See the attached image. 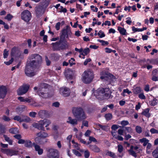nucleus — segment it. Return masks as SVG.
<instances>
[{
	"mask_svg": "<svg viewBox=\"0 0 158 158\" xmlns=\"http://www.w3.org/2000/svg\"><path fill=\"white\" fill-rule=\"evenodd\" d=\"M29 62L28 64L35 68L39 69L42 63V57L38 54L31 55L29 57Z\"/></svg>",
	"mask_w": 158,
	"mask_h": 158,
	"instance_id": "f257e3e1",
	"label": "nucleus"
},
{
	"mask_svg": "<svg viewBox=\"0 0 158 158\" xmlns=\"http://www.w3.org/2000/svg\"><path fill=\"white\" fill-rule=\"evenodd\" d=\"M72 112L74 117L77 119L78 121L84 120L86 118L85 113L81 107H73Z\"/></svg>",
	"mask_w": 158,
	"mask_h": 158,
	"instance_id": "f03ea898",
	"label": "nucleus"
},
{
	"mask_svg": "<svg viewBox=\"0 0 158 158\" xmlns=\"http://www.w3.org/2000/svg\"><path fill=\"white\" fill-rule=\"evenodd\" d=\"M93 71L89 69L85 71L82 75L81 80L85 84H89L92 82L94 78Z\"/></svg>",
	"mask_w": 158,
	"mask_h": 158,
	"instance_id": "7ed1b4c3",
	"label": "nucleus"
},
{
	"mask_svg": "<svg viewBox=\"0 0 158 158\" xmlns=\"http://www.w3.org/2000/svg\"><path fill=\"white\" fill-rule=\"evenodd\" d=\"M54 50H60L65 49L68 47L67 42L60 38V40L51 44Z\"/></svg>",
	"mask_w": 158,
	"mask_h": 158,
	"instance_id": "20e7f679",
	"label": "nucleus"
},
{
	"mask_svg": "<svg viewBox=\"0 0 158 158\" xmlns=\"http://www.w3.org/2000/svg\"><path fill=\"white\" fill-rule=\"evenodd\" d=\"M35 68L33 67L28 64H27L24 69L25 74L29 77H31L36 74V73L34 70Z\"/></svg>",
	"mask_w": 158,
	"mask_h": 158,
	"instance_id": "39448f33",
	"label": "nucleus"
},
{
	"mask_svg": "<svg viewBox=\"0 0 158 158\" xmlns=\"http://www.w3.org/2000/svg\"><path fill=\"white\" fill-rule=\"evenodd\" d=\"M98 96H105L104 98H101L103 99L109 98H112V96L111 95V91L109 88H106L105 89L102 88L100 91H98Z\"/></svg>",
	"mask_w": 158,
	"mask_h": 158,
	"instance_id": "423d86ee",
	"label": "nucleus"
},
{
	"mask_svg": "<svg viewBox=\"0 0 158 158\" xmlns=\"http://www.w3.org/2000/svg\"><path fill=\"white\" fill-rule=\"evenodd\" d=\"M47 156L48 158H59V152L56 149L50 148L47 150Z\"/></svg>",
	"mask_w": 158,
	"mask_h": 158,
	"instance_id": "0eeeda50",
	"label": "nucleus"
},
{
	"mask_svg": "<svg viewBox=\"0 0 158 158\" xmlns=\"http://www.w3.org/2000/svg\"><path fill=\"white\" fill-rule=\"evenodd\" d=\"M71 33L70 27L69 26H67L66 28L63 29L61 32L60 38L64 41L65 37L68 38L69 35Z\"/></svg>",
	"mask_w": 158,
	"mask_h": 158,
	"instance_id": "6e6552de",
	"label": "nucleus"
},
{
	"mask_svg": "<svg viewBox=\"0 0 158 158\" xmlns=\"http://www.w3.org/2000/svg\"><path fill=\"white\" fill-rule=\"evenodd\" d=\"M21 19L26 22H28L31 19V14L27 10H24L21 15Z\"/></svg>",
	"mask_w": 158,
	"mask_h": 158,
	"instance_id": "1a4fd4ad",
	"label": "nucleus"
},
{
	"mask_svg": "<svg viewBox=\"0 0 158 158\" xmlns=\"http://www.w3.org/2000/svg\"><path fill=\"white\" fill-rule=\"evenodd\" d=\"M60 93L63 96L67 97L69 96L70 90L69 88L63 87L60 89Z\"/></svg>",
	"mask_w": 158,
	"mask_h": 158,
	"instance_id": "9d476101",
	"label": "nucleus"
},
{
	"mask_svg": "<svg viewBox=\"0 0 158 158\" xmlns=\"http://www.w3.org/2000/svg\"><path fill=\"white\" fill-rule=\"evenodd\" d=\"M29 89V86L28 85H24L22 86L17 91L18 94L19 95H21L25 94Z\"/></svg>",
	"mask_w": 158,
	"mask_h": 158,
	"instance_id": "9b49d317",
	"label": "nucleus"
},
{
	"mask_svg": "<svg viewBox=\"0 0 158 158\" xmlns=\"http://www.w3.org/2000/svg\"><path fill=\"white\" fill-rule=\"evenodd\" d=\"M1 150L4 153L10 156L16 155L18 153V151L13 149H2Z\"/></svg>",
	"mask_w": 158,
	"mask_h": 158,
	"instance_id": "f8f14e48",
	"label": "nucleus"
},
{
	"mask_svg": "<svg viewBox=\"0 0 158 158\" xmlns=\"http://www.w3.org/2000/svg\"><path fill=\"white\" fill-rule=\"evenodd\" d=\"M44 8L40 5L36 7L35 12L37 16L40 17L44 13Z\"/></svg>",
	"mask_w": 158,
	"mask_h": 158,
	"instance_id": "ddd939ff",
	"label": "nucleus"
},
{
	"mask_svg": "<svg viewBox=\"0 0 158 158\" xmlns=\"http://www.w3.org/2000/svg\"><path fill=\"white\" fill-rule=\"evenodd\" d=\"M21 54L20 51L16 48H12L11 52V55L12 56L16 57H19Z\"/></svg>",
	"mask_w": 158,
	"mask_h": 158,
	"instance_id": "4468645a",
	"label": "nucleus"
},
{
	"mask_svg": "<svg viewBox=\"0 0 158 158\" xmlns=\"http://www.w3.org/2000/svg\"><path fill=\"white\" fill-rule=\"evenodd\" d=\"M7 93V89L6 86H2L0 87V98H3Z\"/></svg>",
	"mask_w": 158,
	"mask_h": 158,
	"instance_id": "2eb2a0df",
	"label": "nucleus"
},
{
	"mask_svg": "<svg viewBox=\"0 0 158 158\" xmlns=\"http://www.w3.org/2000/svg\"><path fill=\"white\" fill-rule=\"evenodd\" d=\"M78 121V120L76 118H73L71 117H69L68 118V120L67 121V122L73 126H75L77 124Z\"/></svg>",
	"mask_w": 158,
	"mask_h": 158,
	"instance_id": "dca6fc26",
	"label": "nucleus"
},
{
	"mask_svg": "<svg viewBox=\"0 0 158 158\" xmlns=\"http://www.w3.org/2000/svg\"><path fill=\"white\" fill-rule=\"evenodd\" d=\"M33 126L39 130L43 131L45 130V128L43 126L42 121H40L39 123H34L32 124Z\"/></svg>",
	"mask_w": 158,
	"mask_h": 158,
	"instance_id": "f3484780",
	"label": "nucleus"
},
{
	"mask_svg": "<svg viewBox=\"0 0 158 158\" xmlns=\"http://www.w3.org/2000/svg\"><path fill=\"white\" fill-rule=\"evenodd\" d=\"M40 88H39L38 89V94L42 97L44 98H47L52 96V94H50L48 93L44 92H40Z\"/></svg>",
	"mask_w": 158,
	"mask_h": 158,
	"instance_id": "a211bd4d",
	"label": "nucleus"
},
{
	"mask_svg": "<svg viewBox=\"0 0 158 158\" xmlns=\"http://www.w3.org/2000/svg\"><path fill=\"white\" fill-rule=\"evenodd\" d=\"M51 0H42L40 3V5L44 8V9L47 8L50 3Z\"/></svg>",
	"mask_w": 158,
	"mask_h": 158,
	"instance_id": "6ab92c4d",
	"label": "nucleus"
},
{
	"mask_svg": "<svg viewBox=\"0 0 158 158\" xmlns=\"http://www.w3.org/2000/svg\"><path fill=\"white\" fill-rule=\"evenodd\" d=\"M89 147L92 151L98 153L100 151V148L96 145H90Z\"/></svg>",
	"mask_w": 158,
	"mask_h": 158,
	"instance_id": "aec40b11",
	"label": "nucleus"
},
{
	"mask_svg": "<svg viewBox=\"0 0 158 158\" xmlns=\"http://www.w3.org/2000/svg\"><path fill=\"white\" fill-rule=\"evenodd\" d=\"M37 136L42 138H45L48 136V134L45 132L40 131L36 134Z\"/></svg>",
	"mask_w": 158,
	"mask_h": 158,
	"instance_id": "412c9836",
	"label": "nucleus"
},
{
	"mask_svg": "<svg viewBox=\"0 0 158 158\" xmlns=\"http://www.w3.org/2000/svg\"><path fill=\"white\" fill-rule=\"evenodd\" d=\"M21 122H25L28 123L30 122L31 120L30 118L27 116L21 115Z\"/></svg>",
	"mask_w": 158,
	"mask_h": 158,
	"instance_id": "4be33fe9",
	"label": "nucleus"
},
{
	"mask_svg": "<svg viewBox=\"0 0 158 158\" xmlns=\"http://www.w3.org/2000/svg\"><path fill=\"white\" fill-rule=\"evenodd\" d=\"M47 113L46 110H40L38 113L39 116L41 118H43L45 117L47 115Z\"/></svg>",
	"mask_w": 158,
	"mask_h": 158,
	"instance_id": "5701e85b",
	"label": "nucleus"
},
{
	"mask_svg": "<svg viewBox=\"0 0 158 158\" xmlns=\"http://www.w3.org/2000/svg\"><path fill=\"white\" fill-rule=\"evenodd\" d=\"M72 73V72L68 70L66 72L65 75L67 79H72L73 78V76Z\"/></svg>",
	"mask_w": 158,
	"mask_h": 158,
	"instance_id": "b1692460",
	"label": "nucleus"
},
{
	"mask_svg": "<svg viewBox=\"0 0 158 158\" xmlns=\"http://www.w3.org/2000/svg\"><path fill=\"white\" fill-rule=\"evenodd\" d=\"M150 109L149 108H147L145 109L142 113V114L145 116L146 117L149 118L150 116V114L149 113V111Z\"/></svg>",
	"mask_w": 158,
	"mask_h": 158,
	"instance_id": "393cba45",
	"label": "nucleus"
},
{
	"mask_svg": "<svg viewBox=\"0 0 158 158\" xmlns=\"http://www.w3.org/2000/svg\"><path fill=\"white\" fill-rule=\"evenodd\" d=\"M42 125L44 127L45 125V127H47L49 124L51 123V121L47 119H44L42 121Z\"/></svg>",
	"mask_w": 158,
	"mask_h": 158,
	"instance_id": "a878e982",
	"label": "nucleus"
},
{
	"mask_svg": "<svg viewBox=\"0 0 158 158\" xmlns=\"http://www.w3.org/2000/svg\"><path fill=\"white\" fill-rule=\"evenodd\" d=\"M139 141L140 143H143V146L144 147L146 146L148 143H148L149 140L145 138L140 139Z\"/></svg>",
	"mask_w": 158,
	"mask_h": 158,
	"instance_id": "bb28decb",
	"label": "nucleus"
},
{
	"mask_svg": "<svg viewBox=\"0 0 158 158\" xmlns=\"http://www.w3.org/2000/svg\"><path fill=\"white\" fill-rule=\"evenodd\" d=\"M33 144L31 141L29 140H26L24 143L25 147L28 148H31L33 146Z\"/></svg>",
	"mask_w": 158,
	"mask_h": 158,
	"instance_id": "cd10ccee",
	"label": "nucleus"
},
{
	"mask_svg": "<svg viewBox=\"0 0 158 158\" xmlns=\"http://www.w3.org/2000/svg\"><path fill=\"white\" fill-rule=\"evenodd\" d=\"M118 30L121 34L123 35H126V30L124 28H122L121 27H118Z\"/></svg>",
	"mask_w": 158,
	"mask_h": 158,
	"instance_id": "c85d7f7f",
	"label": "nucleus"
},
{
	"mask_svg": "<svg viewBox=\"0 0 158 158\" xmlns=\"http://www.w3.org/2000/svg\"><path fill=\"white\" fill-rule=\"evenodd\" d=\"M9 132L12 134H16L19 133V131L16 127L11 128L9 130Z\"/></svg>",
	"mask_w": 158,
	"mask_h": 158,
	"instance_id": "c756f323",
	"label": "nucleus"
},
{
	"mask_svg": "<svg viewBox=\"0 0 158 158\" xmlns=\"http://www.w3.org/2000/svg\"><path fill=\"white\" fill-rule=\"evenodd\" d=\"M104 117L106 120L109 121L112 118L113 116L111 114L109 113L105 114Z\"/></svg>",
	"mask_w": 158,
	"mask_h": 158,
	"instance_id": "7c9ffc66",
	"label": "nucleus"
},
{
	"mask_svg": "<svg viewBox=\"0 0 158 158\" xmlns=\"http://www.w3.org/2000/svg\"><path fill=\"white\" fill-rule=\"evenodd\" d=\"M18 99L21 102H30L31 101L30 99L27 98H24L23 97H19L18 98Z\"/></svg>",
	"mask_w": 158,
	"mask_h": 158,
	"instance_id": "2f4dec72",
	"label": "nucleus"
},
{
	"mask_svg": "<svg viewBox=\"0 0 158 158\" xmlns=\"http://www.w3.org/2000/svg\"><path fill=\"white\" fill-rule=\"evenodd\" d=\"M141 89L140 87H136L134 90V93L135 94H138L140 93L141 92Z\"/></svg>",
	"mask_w": 158,
	"mask_h": 158,
	"instance_id": "473e14b6",
	"label": "nucleus"
},
{
	"mask_svg": "<svg viewBox=\"0 0 158 158\" xmlns=\"http://www.w3.org/2000/svg\"><path fill=\"white\" fill-rule=\"evenodd\" d=\"M3 137L5 138V139L6 141L8 142L10 144H12V141L10 139L9 137H7L6 135H4Z\"/></svg>",
	"mask_w": 158,
	"mask_h": 158,
	"instance_id": "72a5a7b5",
	"label": "nucleus"
},
{
	"mask_svg": "<svg viewBox=\"0 0 158 158\" xmlns=\"http://www.w3.org/2000/svg\"><path fill=\"white\" fill-rule=\"evenodd\" d=\"M97 125L102 130L104 131H106L108 129V126L102 125L99 124H97Z\"/></svg>",
	"mask_w": 158,
	"mask_h": 158,
	"instance_id": "f704fd0d",
	"label": "nucleus"
},
{
	"mask_svg": "<svg viewBox=\"0 0 158 158\" xmlns=\"http://www.w3.org/2000/svg\"><path fill=\"white\" fill-rule=\"evenodd\" d=\"M157 103V100L156 98H154L150 102V104L152 106L156 105Z\"/></svg>",
	"mask_w": 158,
	"mask_h": 158,
	"instance_id": "c9c22d12",
	"label": "nucleus"
},
{
	"mask_svg": "<svg viewBox=\"0 0 158 158\" xmlns=\"http://www.w3.org/2000/svg\"><path fill=\"white\" fill-rule=\"evenodd\" d=\"M135 130L136 132L139 134L141 133L142 131L141 127L139 126H136L135 127Z\"/></svg>",
	"mask_w": 158,
	"mask_h": 158,
	"instance_id": "e433bc0d",
	"label": "nucleus"
},
{
	"mask_svg": "<svg viewBox=\"0 0 158 158\" xmlns=\"http://www.w3.org/2000/svg\"><path fill=\"white\" fill-rule=\"evenodd\" d=\"M2 119L6 122H9L10 119V118L5 115H3L2 117Z\"/></svg>",
	"mask_w": 158,
	"mask_h": 158,
	"instance_id": "4c0bfd02",
	"label": "nucleus"
},
{
	"mask_svg": "<svg viewBox=\"0 0 158 158\" xmlns=\"http://www.w3.org/2000/svg\"><path fill=\"white\" fill-rule=\"evenodd\" d=\"M15 120H16L19 123H21V115H16L13 118Z\"/></svg>",
	"mask_w": 158,
	"mask_h": 158,
	"instance_id": "58836bf2",
	"label": "nucleus"
},
{
	"mask_svg": "<svg viewBox=\"0 0 158 158\" xmlns=\"http://www.w3.org/2000/svg\"><path fill=\"white\" fill-rule=\"evenodd\" d=\"M98 35L99 36L100 38H102L105 36V35L104 32L100 30L98 33Z\"/></svg>",
	"mask_w": 158,
	"mask_h": 158,
	"instance_id": "ea45409f",
	"label": "nucleus"
},
{
	"mask_svg": "<svg viewBox=\"0 0 158 158\" xmlns=\"http://www.w3.org/2000/svg\"><path fill=\"white\" fill-rule=\"evenodd\" d=\"M106 155L113 158H115L116 156L114 153L110 151H108L106 153Z\"/></svg>",
	"mask_w": 158,
	"mask_h": 158,
	"instance_id": "a19ab883",
	"label": "nucleus"
},
{
	"mask_svg": "<svg viewBox=\"0 0 158 158\" xmlns=\"http://www.w3.org/2000/svg\"><path fill=\"white\" fill-rule=\"evenodd\" d=\"M73 152L74 154L76 156H81V154L78 151L75 149H73Z\"/></svg>",
	"mask_w": 158,
	"mask_h": 158,
	"instance_id": "79ce46f5",
	"label": "nucleus"
},
{
	"mask_svg": "<svg viewBox=\"0 0 158 158\" xmlns=\"http://www.w3.org/2000/svg\"><path fill=\"white\" fill-rule=\"evenodd\" d=\"M129 153L133 156L136 157L137 156L136 153L133 150H130L128 151Z\"/></svg>",
	"mask_w": 158,
	"mask_h": 158,
	"instance_id": "37998d69",
	"label": "nucleus"
},
{
	"mask_svg": "<svg viewBox=\"0 0 158 158\" xmlns=\"http://www.w3.org/2000/svg\"><path fill=\"white\" fill-rule=\"evenodd\" d=\"M8 51H7L6 49H4L3 54L4 58H6L8 56Z\"/></svg>",
	"mask_w": 158,
	"mask_h": 158,
	"instance_id": "c03bdc74",
	"label": "nucleus"
},
{
	"mask_svg": "<svg viewBox=\"0 0 158 158\" xmlns=\"http://www.w3.org/2000/svg\"><path fill=\"white\" fill-rule=\"evenodd\" d=\"M118 151L119 153H121L122 152L123 150V147L122 145L121 144H119L118 145Z\"/></svg>",
	"mask_w": 158,
	"mask_h": 158,
	"instance_id": "a18cd8bd",
	"label": "nucleus"
},
{
	"mask_svg": "<svg viewBox=\"0 0 158 158\" xmlns=\"http://www.w3.org/2000/svg\"><path fill=\"white\" fill-rule=\"evenodd\" d=\"M84 156L85 158H88L90 155V153L88 150H86L84 152Z\"/></svg>",
	"mask_w": 158,
	"mask_h": 158,
	"instance_id": "49530a36",
	"label": "nucleus"
},
{
	"mask_svg": "<svg viewBox=\"0 0 158 158\" xmlns=\"http://www.w3.org/2000/svg\"><path fill=\"white\" fill-rule=\"evenodd\" d=\"M13 16L11 15L10 14H8L7 15V16L5 17V19H7L8 20H10L12 18Z\"/></svg>",
	"mask_w": 158,
	"mask_h": 158,
	"instance_id": "de8ad7c7",
	"label": "nucleus"
},
{
	"mask_svg": "<svg viewBox=\"0 0 158 158\" xmlns=\"http://www.w3.org/2000/svg\"><path fill=\"white\" fill-rule=\"evenodd\" d=\"M45 60L46 62V65L47 66H49L50 65L51 61L48 59V57L46 56H45Z\"/></svg>",
	"mask_w": 158,
	"mask_h": 158,
	"instance_id": "09e8293b",
	"label": "nucleus"
},
{
	"mask_svg": "<svg viewBox=\"0 0 158 158\" xmlns=\"http://www.w3.org/2000/svg\"><path fill=\"white\" fill-rule=\"evenodd\" d=\"M98 41L102 43V45H107L109 44L108 42L105 41L103 40H101L98 39Z\"/></svg>",
	"mask_w": 158,
	"mask_h": 158,
	"instance_id": "8fccbe9b",
	"label": "nucleus"
},
{
	"mask_svg": "<svg viewBox=\"0 0 158 158\" xmlns=\"http://www.w3.org/2000/svg\"><path fill=\"white\" fill-rule=\"evenodd\" d=\"M132 30L134 32L136 31H142V30H141V29L140 28H135L134 27H132Z\"/></svg>",
	"mask_w": 158,
	"mask_h": 158,
	"instance_id": "3c124183",
	"label": "nucleus"
},
{
	"mask_svg": "<svg viewBox=\"0 0 158 158\" xmlns=\"http://www.w3.org/2000/svg\"><path fill=\"white\" fill-rule=\"evenodd\" d=\"M152 154L153 156H156L158 154V147L153 151Z\"/></svg>",
	"mask_w": 158,
	"mask_h": 158,
	"instance_id": "603ef678",
	"label": "nucleus"
},
{
	"mask_svg": "<svg viewBox=\"0 0 158 158\" xmlns=\"http://www.w3.org/2000/svg\"><path fill=\"white\" fill-rule=\"evenodd\" d=\"M150 131L152 134H158V130H157L154 128L151 129L150 130Z\"/></svg>",
	"mask_w": 158,
	"mask_h": 158,
	"instance_id": "864d4df0",
	"label": "nucleus"
},
{
	"mask_svg": "<svg viewBox=\"0 0 158 158\" xmlns=\"http://www.w3.org/2000/svg\"><path fill=\"white\" fill-rule=\"evenodd\" d=\"M89 48H87L83 50V53L85 54V55H87L89 52Z\"/></svg>",
	"mask_w": 158,
	"mask_h": 158,
	"instance_id": "5fc2aeb1",
	"label": "nucleus"
},
{
	"mask_svg": "<svg viewBox=\"0 0 158 158\" xmlns=\"http://www.w3.org/2000/svg\"><path fill=\"white\" fill-rule=\"evenodd\" d=\"M74 61L75 59L73 58H71V60H69V63L70 66H72L73 64H75V63L73 62Z\"/></svg>",
	"mask_w": 158,
	"mask_h": 158,
	"instance_id": "6e6d98bb",
	"label": "nucleus"
},
{
	"mask_svg": "<svg viewBox=\"0 0 158 158\" xmlns=\"http://www.w3.org/2000/svg\"><path fill=\"white\" fill-rule=\"evenodd\" d=\"M61 24V23L60 22H58L56 23L55 26V28L56 30L58 31L60 29V26Z\"/></svg>",
	"mask_w": 158,
	"mask_h": 158,
	"instance_id": "4d7b16f0",
	"label": "nucleus"
},
{
	"mask_svg": "<svg viewBox=\"0 0 158 158\" xmlns=\"http://www.w3.org/2000/svg\"><path fill=\"white\" fill-rule=\"evenodd\" d=\"M36 113L35 112H32L29 113V115L31 117L34 118L35 117Z\"/></svg>",
	"mask_w": 158,
	"mask_h": 158,
	"instance_id": "13d9d810",
	"label": "nucleus"
},
{
	"mask_svg": "<svg viewBox=\"0 0 158 158\" xmlns=\"http://www.w3.org/2000/svg\"><path fill=\"white\" fill-rule=\"evenodd\" d=\"M121 124L124 126L127 125L129 124V122L127 121L123 120L121 122Z\"/></svg>",
	"mask_w": 158,
	"mask_h": 158,
	"instance_id": "bf43d9fd",
	"label": "nucleus"
},
{
	"mask_svg": "<svg viewBox=\"0 0 158 158\" xmlns=\"http://www.w3.org/2000/svg\"><path fill=\"white\" fill-rule=\"evenodd\" d=\"M118 126L117 125H113L112 126L111 128L113 130L115 131L118 128Z\"/></svg>",
	"mask_w": 158,
	"mask_h": 158,
	"instance_id": "052dcab7",
	"label": "nucleus"
},
{
	"mask_svg": "<svg viewBox=\"0 0 158 158\" xmlns=\"http://www.w3.org/2000/svg\"><path fill=\"white\" fill-rule=\"evenodd\" d=\"M125 130L129 133L132 132V130L131 127H125Z\"/></svg>",
	"mask_w": 158,
	"mask_h": 158,
	"instance_id": "680f3d73",
	"label": "nucleus"
},
{
	"mask_svg": "<svg viewBox=\"0 0 158 158\" xmlns=\"http://www.w3.org/2000/svg\"><path fill=\"white\" fill-rule=\"evenodd\" d=\"M89 141H90L91 142H97V141L96 139L92 137V136H89Z\"/></svg>",
	"mask_w": 158,
	"mask_h": 158,
	"instance_id": "e2e57ef3",
	"label": "nucleus"
},
{
	"mask_svg": "<svg viewBox=\"0 0 158 158\" xmlns=\"http://www.w3.org/2000/svg\"><path fill=\"white\" fill-rule=\"evenodd\" d=\"M91 9L94 12H97L98 10V8L96 7H95L94 6H90Z\"/></svg>",
	"mask_w": 158,
	"mask_h": 158,
	"instance_id": "0e129e2a",
	"label": "nucleus"
},
{
	"mask_svg": "<svg viewBox=\"0 0 158 158\" xmlns=\"http://www.w3.org/2000/svg\"><path fill=\"white\" fill-rule=\"evenodd\" d=\"M139 98L142 99H144L146 98L145 96L143 94V93H141L139 95Z\"/></svg>",
	"mask_w": 158,
	"mask_h": 158,
	"instance_id": "69168bd1",
	"label": "nucleus"
},
{
	"mask_svg": "<svg viewBox=\"0 0 158 158\" xmlns=\"http://www.w3.org/2000/svg\"><path fill=\"white\" fill-rule=\"evenodd\" d=\"M52 105L53 106L56 107H57L59 106L60 103L58 102H55L53 103Z\"/></svg>",
	"mask_w": 158,
	"mask_h": 158,
	"instance_id": "338daca9",
	"label": "nucleus"
},
{
	"mask_svg": "<svg viewBox=\"0 0 158 158\" xmlns=\"http://www.w3.org/2000/svg\"><path fill=\"white\" fill-rule=\"evenodd\" d=\"M14 137L15 138H16L19 140L20 139L22 138L21 135L20 134L15 135L14 136Z\"/></svg>",
	"mask_w": 158,
	"mask_h": 158,
	"instance_id": "774afa93",
	"label": "nucleus"
}]
</instances>
